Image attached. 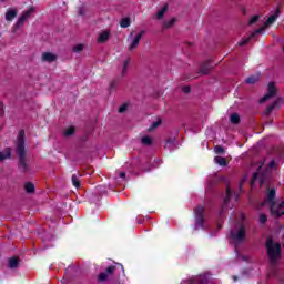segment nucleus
<instances>
[{
	"mask_svg": "<svg viewBox=\"0 0 284 284\" xmlns=\"http://www.w3.org/2000/svg\"><path fill=\"white\" fill-rule=\"evenodd\" d=\"M17 9H8L6 12V21H13L17 18Z\"/></svg>",
	"mask_w": 284,
	"mask_h": 284,
	"instance_id": "2eb2a0df",
	"label": "nucleus"
},
{
	"mask_svg": "<svg viewBox=\"0 0 284 284\" xmlns=\"http://www.w3.org/2000/svg\"><path fill=\"white\" fill-rule=\"evenodd\" d=\"M0 110H3V103L0 102Z\"/></svg>",
	"mask_w": 284,
	"mask_h": 284,
	"instance_id": "c03bdc74",
	"label": "nucleus"
},
{
	"mask_svg": "<svg viewBox=\"0 0 284 284\" xmlns=\"http://www.w3.org/2000/svg\"><path fill=\"white\" fill-rule=\"evenodd\" d=\"M159 125H161V119H159L158 121H155L151 124V126L149 128V132H154V130H156V128H159Z\"/></svg>",
	"mask_w": 284,
	"mask_h": 284,
	"instance_id": "7c9ffc66",
	"label": "nucleus"
},
{
	"mask_svg": "<svg viewBox=\"0 0 284 284\" xmlns=\"http://www.w3.org/2000/svg\"><path fill=\"white\" fill-rule=\"evenodd\" d=\"M280 10H277L273 16L268 17V19L265 21L264 26L260 29H256L253 33L250 34V37L243 39L241 42L237 43V45L243 47L247 45L248 41H252V39L256 38V34H261L262 32H265L276 19H278Z\"/></svg>",
	"mask_w": 284,
	"mask_h": 284,
	"instance_id": "39448f33",
	"label": "nucleus"
},
{
	"mask_svg": "<svg viewBox=\"0 0 284 284\" xmlns=\"http://www.w3.org/2000/svg\"><path fill=\"white\" fill-rule=\"evenodd\" d=\"M130 23H131L130 18H123V19L120 21L121 28H130Z\"/></svg>",
	"mask_w": 284,
	"mask_h": 284,
	"instance_id": "c756f323",
	"label": "nucleus"
},
{
	"mask_svg": "<svg viewBox=\"0 0 284 284\" xmlns=\"http://www.w3.org/2000/svg\"><path fill=\"white\" fill-rule=\"evenodd\" d=\"M258 223L260 225H265V223H267V215L260 213Z\"/></svg>",
	"mask_w": 284,
	"mask_h": 284,
	"instance_id": "2f4dec72",
	"label": "nucleus"
},
{
	"mask_svg": "<svg viewBox=\"0 0 284 284\" xmlns=\"http://www.w3.org/2000/svg\"><path fill=\"white\" fill-rule=\"evenodd\" d=\"M276 94V85L274 82H270L267 87V94L264 95L261 100L260 103H265V101H268V99H272Z\"/></svg>",
	"mask_w": 284,
	"mask_h": 284,
	"instance_id": "9b49d317",
	"label": "nucleus"
},
{
	"mask_svg": "<svg viewBox=\"0 0 284 284\" xmlns=\"http://www.w3.org/2000/svg\"><path fill=\"white\" fill-rule=\"evenodd\" d=\"M256 21H258V16H253L248 21V26H253V23H256Z\"/></svg>",
	"mask_w": 284,
	"mask_h": 284,
	"instance_id": "e433bc0d",
	"label": "nucleus"
},
{
	"mask_svg": "<svg viewBox=\"0 0 284 284\" xmlns=\"http://www.w3.org/2000/svg\"><path fill=\"white\" fill-rule=\"evenodd\" d=\"M26 131H20L16 143V152L18 154V169L20 172H30V160L26 154Z\"/></svg>",
	"mask_w": 284,
	"mask_h": 284,
	"instance_id": "f257e3e1",
	"label": "nucleus"
},
{
	"mask_svg": "<svg viewBox=\"0 0 284 284\" xmlns=\"http://www.w3.org/2000/svg\"><path fill=\"white\" fill-rule=\"evenodd\" d=\"M12 156V149L7 148L4 151L0 152V161H6V159H10Z\"/></svg>",
	"mask_w": 284,
	"mask_h": 284,
	"instance_id": "f3484780",
	"label": "nucleus"
},
{
	"mask_svg": "<svg viewBox=\"0 0 284 284\" xmlns=\"http://www.w3.org/2000/svg\"><path fill=\"white\" fill-rule=\"evenodd\" d=\"M24 190H26L27 194H34V191H36L34 184H32L31 182H27L24 184Z\"/></svg>",
	"mask_w": 284,
	"mask_h": 284,
	"instance_id": "393cba45",
	"label": "nucleus"
},
{
	"mask_svg": "<svg viewBox=\"0 0 284 284\" xmlns=\"http://www.w3.org/2000/svg\"><path fill=\"white\" fill-rule=\"evenodd\" d=\"M276 196V190L271 189L268 191V194L266 196L265 203H270L271 205V214L273 216H283L284 214V202H274V199Z\"/></svg>",
	"mask_w": 284,
	"mask_h": 284,
	"instance_id": "20e7f679",
	"label": "nucleus"
},
{
	"mask_svg": "<svg viewBox=\"0 0 284 284\" xmlns=\"http://www.w3.org/2000/svg\"><path fill=\"white\" fill-rule=\"evenodd\" d=\"M128 68H130V59H126L121 68V77H126L128 75Z\"/></svg>",
	"mask_w": 284,
	"mask_h": 284,
	"instance_id": "412c9836",
	"label": "nucleus"
},
{
	"mask_svg": "<svg viewBox=\"0 0 284 284\" xmlns=\"http://www.w3.org/2000/svg\"><path fill=\"white\" fill-rule=\"evenodd\" d=\"M79 14H81V16L85 14V12L83 11V9H80V10H79Z\"/></svg>",
	"mask_w": 284,
	"mask_h": 284,
	"instance_id": "79ce46f5",
	"label": "nucleus"
},
{
	"mask_svg": "<svg viewBox=\"0 0 284 284\" xmlns=\"http://www.w3.org/2000/svg\"><path fill=\"white\" fill-rule=\"evenodd\" d=\"M232 197V189L230 186L226 189V197L224 199L223 207H227V203H230V199Z\"/></svg>",
	"mask_w": 284,
	"mask_h": 284,
	"instance_id": "bb28decb",
	"label": "nucleus"
},
{
	"mask_svg": "<svg viewBox=\"0 0 284 284\" xmlns=\"http://www.w3.org/2000/svg\"><path fill=\"white\" fill-rule=\"evenodd\" d=\"M214 152H215V154H225V149L221 145H216L214 148Z\"/></svg>",
	"mask_w": 284,
	"mask_h": 284,
	"instance_id": "72a5a7b5",
	"label": "nucleus"
},
{
	"mask_svg": "<svg viewBox=\"0 0 284 284\" xmlns=\"http://www.w3.org/2000/svg\"><path fill=\"white\" fill-rule=\"evenodd\" d=\"M243 183H245V180H242L240 183V190L243 187Z\"/></svg>",
	"mask_w": 284,
	"mask_h": 284,
	"instance_id": "37998d69",
	"label": "nucleus"
},
{
	"mask_svg": "<svg viewBox=\"0 0 284 284\" xmlns=\"http://www.w3.org/2000/svg\"><path fill=\"white\" fill-rule=\"evenodd\" d=\"M274 168H276V162L274 160H271L268 165H265V162H260L257 172L253 173L251 185H254L256 181H260V185H263V183L270 179V174H272L271 170H274Z\"/></svg>",
	"mask_w": 284,
	"mask_h": 284,
	"instance_id": "f03ea898",
	"label": "nucleus"
},
{
	"mask_svg": "<svg viewBox=\"0 0 284 284\" xmlns=\"http://www.w3.org/2000/svg\"><path fill=\"white\" fill-rule=\"evenodd\" d=\"M207 283H210L207 275L195 276L182 282V284H207Z\"/></svg>",
	"mask_w": 284,
	"mask_h": 284,
	"instance_id": "1a4fd4ad",
	"label": "nucleus"
},
{
	"mask_svg": "<svg viewBox=\"0 0 284 284\" xmlns=\"http://www.w3.org/2000/svg\"><path fill=\"white\" fill-rule=\"evenodd\" d=\"M210 70H212V65H210V62H206L201 65L200 73L201 74H210Z\"/></svg>",
	"mask_w": 284,
	"mask_h": 284,
	"instance_id": "5701e85b",
	"label": "nucleus"
},
{
	"mask_svg": "<svg viewBox=\"0 0 284 284\" xmlns=\"http://www.w3.org/2000/svg\"><path fill=\"white\" fill-rule=\"evenodd\" d=\"M114 89H116V81H112L110 83V90H114Z\"/></svg>",
	"mask_w": 284,
	"mask_h": 284,
	"instance_id": "ea45409f",
	"label": "nucleus"
},
{
	"mask_svg": "<svg viewBox=\"0 0 284 284\" xmlns=\"http://www.w3.org/2000/svg\"><path fill=\"white\" fill-rule=\"evenodd\" d=\"M176 23V18H172L171 20H166L163 22L162 28L163 30H170L171 28H174Z\"/></svg>",
	"mask_w": 284,
	"mask_h": 284,
	"instance_id": "a211bd4d",
	"label": "nucleus"
},
{
	"mask_svg": "<svg viewBox=\"0 0 284 284\" xmlns=\"http://www.w3.org/2000/svg\"><path fill=\"white\" fill-rule=\"evenodd\" d=\"M83 44H78L75 47H73V52H83Z\"/></svg>",
	"mask_w": 284,
	"mask_h": 284,
	"instance_id": "c9c22d12",
	"label": "nucleus"
},
{
	"mask_svg": "<svg viewBox=\"0 0 284 284\" xmlns=\"http://www.w3.org/2000/svg\"><path fill=\"white\" fill-rule=\"evenodd\" d=\"M245 226H240L237 230L231 231V241L234 245H241L245 241Z\"/></svg>",
	"mask_w": 284,
	"mask_h": 284,
	"instance_id": "6e6552de",
	"label": "nucleus"
},
{
	"mask_svg": "<svg viewBox=\"0 0 284 284\" xmlns=\"http://www.w3.org/2000/svg\"><path fill=\"white\" fill-rule=\"evenodd\" d=\"M283 52H284V47H283Z\"/></svg>",
	"mask_w": 284,
	"mask_h": 284,
	"instance_id": "09e8293b",
	"label": "nucleus"
},
{
	"mask_svg": "<svg viewBox=\"0 0 284 284\" xmlns=\"http://www.w3.org/2000/svg\"><path fill=\"white\" fill-rule=\"evenodd\" d=\"M265 205V202L262 203V207Z\"/></svg>",
	"mask_w": 284,
	"mask_h": 284,
	"instance_id": "de8ad7c7",
	"label": "nucleus"
},
{
	"mask_svg": "<svg viewBox=\"0 0 284 284\" xmlns=\"http://www.w3.org/2000/svg\"><path fill=\"white\" fill-rule=\"evenodd\" d=\"M110 39V31H102L98 37V43H105Z\"/></svg>",
	"mask_w": 284,
	"mask_h": 284,
	"instance_id": "aec40b11",
	"label": "nucleus"
},
{
	"mask_svg": "<svg viewBox=\"0 0 284 284\" xmlns=\"http://www.w3.org/2000/svg\"><path fill=\"white\" fill-rule=\"evenodd\" d=\"M230 122L233 124V125H239V123H241V115H239V113H232L230 115Z\"/></svg>",
	"mask_w": 284,
	"mask_h": 284,
	"instance_id": "4be33fe9",
	"label": "nucleus"
},
{
	"mask_svg": "<svg viewBox=\"0 0 284 284\" xmlns=\"http://www.w3.org/2000/svg\"><path fill=\"white\" fill-rule=\"evenodd\" d=\"M120 179H125V172L120 173Z\"/></svg>",
	"mask_w": 284,
	"mask_h": 284,
	"instance_id": "a19ab883",
	"label": "nucleus"
},
{
	"mask_svg": "<svg viewBox=\"0 0 284 284\" xmlns=\"http://www.w3.org/2000/svg\"><path fill=\"white\" fill-rule=\"evenodd\" d=\"M141 143L143 145H150L152 143V138L151 136H143L141 140Z\"/></svg>",
	"mask_w": 284,
	"mask_h": 284,
	"instance_id": "473e14b6",
	"label": "nucleus"
},
{
	"mask_svg": "<svg viewBox=\"0 0 284 284\" xmlns=\"http://www.w3.org/2000/svg\"><path fill=\"white\" fill-rule=\"evenodd\" d=\"M165 12H168V4H164V7L160 11L156 12L155 19L161 21V19H163V17H165Z\"/></svg>",
	"mask_w": 284,
	"mask_h": 284,
	"instance_id": "b1692460",
	"label": "nucleus"
},
{
	"mask_svg": "<svg viewBox=\"0 0 284 284\" xmlns=\"http://www.w3.org/2000/svg\"><path fill=\"white\" fill-rule=\"evenodd\" d=\"M245 83H248L250 85H254V83H258V77L251 75L245 80Z\"/></svg>",
	"mask_w": 284,
	"mask_h": 284,
	"instance_id": "cd10ccee",
	"label": "nucleus"
},
{
	"mask_svg": "<svg viewBox=\"0 0 284 284\" xmlns=\"http://www.w3.org/2000/svg\"><path fill=\"white\" fill-rule=\"evenodd\" d=\"M71 181L74 187H81V181L79 180V175L73 174Z\"/></svg>",
	"mask_w": 284,
	"mask_h": 284,
	"instance_id": "c85d7f7f",
	"label": "nucleus"
},
{
	"mask_svg": "<svg viewBox=\"0 0 284 284\" xmlns=\"http://www.w3.org/2000/svg\"><path fill=\"white\" fill-rule=\"evenodd\" d=\"M214 161L215 163H217V165H222V168H225V165H227V160H225V158L223 156H215Z\"/></svg>",
	"mask_w": 284,
	"mask_h": 284,
	"instance_id": "a878e982",
	"label": "nucleus"
},
{
	"mask_svg": "<svg viewBox=\"0 0 284 284\" xmlns=\"http://www.w3.org/2000/svg\"><path fill=\"white\" fill-rule=\"evenodd\" d=\"M204 212H205V206L203 205H197L194 209V214H195V224H194V230H203L205 227V217H204Z\"/></svg>",
	"mask_w": 284,
	"mask_h": 284,
	"instance_id": "423d86ee",
	"label": "nucleus"
},
{
	"mask_svg": "<svg viewBox=\"0 0 284 284\" xmlns=\"http://www.w3.org/2000/svg\"><path fill=\"white\" fill-rule=\"evenodd\" d=\"M125 110H128V104H123L119 108V112L120 114H123V112H125Z\"/></svg>",
	"mask_w": 284,
	"mask_h": 284,
	"instance_id": "4c0bfd02",
	"label": "nucleus"
},
{
	"mask_svg": "<svg viewBox=\"0 0 284 284\" xmlns=\"http://www.w3.org/2000/svg\"><path fill=\"white\" fill-rule=\"evenodd\" d=\"M281 103H283V99L278 98L276 101H274L270 106L266 108L264 114L266 116H268V114H272V112H274V110H278V108H281Z\"/></svg>",
	"mask_w": 284,
	"mask_h": 284,
	"instance_id": "f8f14e48",
	"label": "nucleus"
},
{
	"mask_svg": "<svg viewBox=\"0 0 284 284\" xmlns=\"http://www.w3.org/2000/svg\"><path fill=\"white\" fill-rule=\"evenodd\" d=\"M165 150H176V138L166 140Z\"/></svg>",
	"mask_w": 284,
	"mask_h": 284,
	"instance_id": "dca6fc26",
	"label": "nucleus"
},
{
	"mask_svg": "<svg viewBox=\"0 0 284 284\" xmlns=\"http://www.w3.org/2000/svg\"><path fill=\"white\" fill-rule=\"evenodd\" d=\"M20 262H21V260L19 257H10L8 265L10 267V270H17V267H19Z\"/></svg>",
	"mask_w": 284,
	"mask_h": 284,
	"instance_id": "6ab92c4d",
	"label": "nucleus"
},
{
	"mask_svg": "<svg viewBox=\"0 0 284 284\" xmlns=\"http://www.w3.org/2000/svg\"><path fill=\"white\" fill-rule=\"evenodd\" d=\"M266 252L270 258L271 265H276L278 258H281V244L274 242L272 237L266 239Z\"/></svg>",
	"mask_w": 284,
	"mask_h": 284,
	"instance_id": "7ed1b4c3",
	"label": "nucleus"
},
{
	"mask_svg": "<svg viewBox=\"0 0 284 284\" xmlns=\"http://www.w3.org/2000/svg\"><path fill=\"white\" fill-rule=\"evenodd\" d=\"M74 134V126H70L64 131V136H72Z\"/></svg>",
	"mask_w": 284,
	"mask_h": 284,
	"instance_id": "f704fd0d",
	"label": "nucleus"
},
{
	"mask_svg": "<svg viewBox=\"0 0 284 284\" xmlns=\"http://www.w3.org/2000/svg\"><path fill=\"white\" fill-rule=\"evenodd\" d=\"M115 271H116V266H109L105 272L100 273L99 281L101 282L108 281V277L112 276V274H114Z\"/></svg>",
	"mask_w": 284,
	"mask_h": 284,
	"instance_id": "ddd939ff",
	"label": "nucleus"
},
{
	"mask_svg": "<svg viewBox=\"0 0 284 284\" xmlns=\"http://www.w3.org/2000/svg\"><path fill=\"white\" fill-rule=\"evenodd\" d=\"M235 201H239V195L235 194Z\"/></svg>",
	"mask_w": 284,
	"mask_h": 284,
	"instance_id": "a18cd8bd",
	"label": "nucleus"
},
{
	"mask_svg": "<svg viewBox=\"0 0 284 284\" xmlns=\"http://www.w3.org/2000/svg\"><path fill=\"white\" fill-rule=\"evenodd\" d=\"M34 12H37L34 7H29L28 10L22 12V16L18 19L17 23L13 26V32H17L19 28H23V26L26 24V21H28V19H30V17L34 14Z\"/></svg>",
	"mask_w": 284,
	"mask_h": 284,
	"instance_id": "0eeeda50",
	"label": "nucleus"
},
{
	"mask_svg": "<svg viewBox=\"0 0 284 284\" xmlns=\"http://www.w3.org/2000/svg\"><path fill=\"white\" fill-rule=\"evenodd\" d=\"M133 34H134V32H131V33H130V37H132Z\"/></svg>",
	"mask_w": 284,
	"mask_h": 284,
	"instance_id": "49530a36",
	"label": "nucleus"
},
{
	"mask_svg": "<svg viewBox=\"0 0 284 284\" xmlns=\"http://www.w3.org/2000/svg\"><path fill=\"white\" fill-rule=\"evenodd\" d=\"M143 34H145V31L142 30L131 40V43L129 45V52H132L133 50H136V48H139V43H141Z\"/></svg>",
	"mask_w": 284,
	"mask_h": 284,
	"instance_id": "9d476101",
	"label": "nucleus"
},
{
	"mask_svg": "<svg viewBox=\"0 0 284 284\" xmlns=\"http://www.w3.org/2000/svg\"><path fill=\"white\" fill-rule=\"evenodd\" d=\"M182 90H183V92L185 94H190V92H192V88L191 87H184Z\"/></svg>",
	"mask_w": 284,
	"mask_h": 284,
	"instance_id": "58836bf2",
	"label": "nucleus"
},
{
	"mask_svg": "<svg viewBox=\"0 0 284 284\" xmlns=\"http://www.w3.org/2000/svg\"><path fill=\"white\" fill-rule=\"evenodd\" d=\"M42 61H45L47 63H54L57 61V55L50 52L42 53Z\"/></svg>",
	"mask_w": 284,
	"mask_h": 284,
	"instance_id": "4468645a",
	"label": "nucleus"
},
{
	"mask_svg": "<svg viewBox=\"0 0 284 284\" xmlns=\"http://www.w3.org/2000/svg\"><path fill=\"white\" fill-rule=\"evenodd\" d=\"M283 247H284V244H283Z\"/></svg>",
	"mask_w": 284,
	"mask_h": 284,
	"instance_id": "8fccbe9b",
	"label": "nucleus"
}]
</instances>
